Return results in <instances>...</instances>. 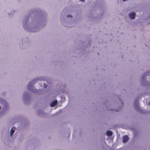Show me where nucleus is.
<instances>
[{"mask_svg":"<svg viewBox=\"0 0 150 150\" xmlns=\"http://www.w3.org/2000/svg\"><path fill=\"white\" fill-rule=\"evenodd\" d=\"M135 13L134 12H132L129 14L130 18L132 19H134L135 18Z\"/></svg>","mask_w":150,"mask_h":150,"instance_id":"nucleus-2","label":"nucleus"},{"mask_svg":"<svg viewBox=\"0 0 150 150\" xmlns=\"http://www.w3.org/2000/svg\"><path fill=\"white\" fill-rule=\"evenodd\" d=\"M57 103V100H55L52 102L50 104V106L51 107L54 106Z\"/></svg>","mask_w":150,"mask_h":150,"instance_id":"nucleus-3","label":"nucleus"},{"mask_svg":"<svg viewBox=\"0 0 150 150\" xmlns=\"http://www.w3.org/2000/svg\"><path fill=\"white\" fill-rule=\"evenodd\" d=\"M129 140V137L127 135H125L122 138L123 142V143H126Z\"/></svg>","mask_w":150,"mask_h":150,"instance_id":"nucleus-1","label":"nucleus"},{"mask_svg":"<svg viewBox=\"0 0 150 150\" xmlns=\"http://www.w3.org/2000/svg\"><path fill=\"white\" fill-rule=\"evenodd\" d=\"M15 127H12L11 130V136H12L14 132L15 131Z\"/></svg>","mask_w":150,"mask_h":150,"instance_id":"nucleus-5","label":"nucleus"},{"mask_svg":"<svg viewBox=\"0 0 150 150\" xmlns=\"http://www.w3.org/2000/svg\"><path fill=\"white\" fill-rule=\"evenodd\" d=\"M112 134V132L110 131H108L106 133V134L108 136H111Z\"/></svg>","mask_w":150,"mask_h":150,"instance_id":"nucleus-4","label":"nucleus"},{"mask_svg":"<svg viewBox=\"0 0 150 150\" xmlns=\"http://www.w3.org/2000/svg\"><path fill=\"white\" fill-rule=\"evenodd\" d=\"M3 101H4V103H6V102L5 101L3 100Z\"/></svg>","mask_w":150,"mask_h":150,"instance_id":"nucleus-9","label":"nucleus"},{"mask_svg":"<svg viewBox=\"0 0 150 150\" xmlns=\"http://www.w3.org/2000/svg\"><path fill=\"white\" fill-rule=\"evenodd\" d=\"M32 82H30L28 85L27 86V88L28 90H30V88L32 86Z\"/></svg>","mask_w":150,"mask_h":150,"instance_id":"nucleus-6","label":"nucleus"},{"mask_svg":"<svg viewBox=\"0 0 150 150\" xmlns=\"http://www.w3.org/2000/svg\"><path fill=\"white\" fill-rule=\"evenodd\" d=\"M149 104L150 105V102H149Z\"/></svg>","mask_w":150,"mask_h":150,"instance_id":"nucleus-11","label":"nucleus"},{"mask_svg":"<svg viewBox=\"0 0 150 150\" xmlns=\"http://www.w3.org/2000/svg\"><path fill=\"white\" fill-rule=\"evenodd\" d=\"M127 0H123V1H126Z\"/></svg>","mask_w":150,"mask_h":150,"instance_id":"nucleus-10","label":"nucleus"},{"mask_svg":"<svg viewBox=\"0 0 150 150\" xmlns=\"http://www.w3.org/2000/svg\"><path fill=\"white\" fill-rule=\"evenodd\" d=\"M80 1H81L82 2H84L85 0H79Z\"/></svg>","mask_w":150,"mask_h":150,"instance_id":"nucleus-7","label":"nucleus"},{"mask_svg":"<svg viewBox=\"0 0 150 150\" xmlns=\"http://www.w3.org/2000/svg\"><path fill=\"white\" fill-rule=\"evenodd\" d=\"M71 17V15H68V17Z\"/></svg>","mask_w":150,"mask_h":150,"instance_id":"nucleus-8","label":"nucleus"}]
</instances>
